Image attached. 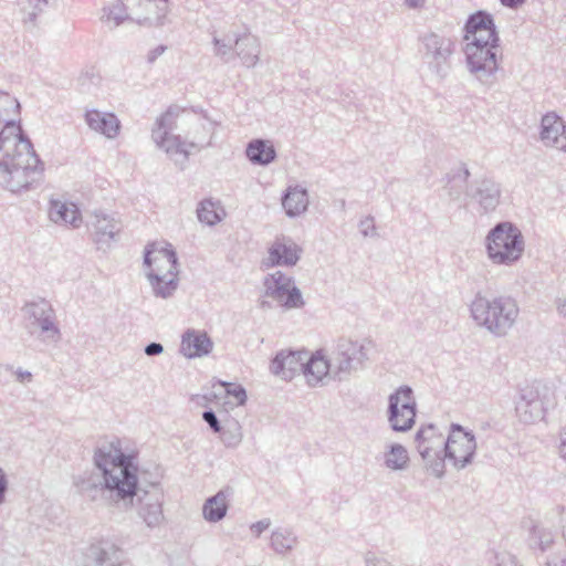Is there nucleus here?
I'll return each instance as SVG.
<instances>
[{"label":"nucleus","mask_w":566,"mask_h":566,"mask_svg":"<svg viewBox=\"0 0 566 566\" xmlns=\"http://www.w3.org/2000/svg\"><path fill=\"white\" fill-rule=\"evenodd\" d=\"M8 490V480L3 470L0 468V504L3 503Z\"/></svg>","instance_id":"3c124183"},{"label":"nucleus","mask_w":566,"mask_h":566,"mask_svg":"<svg viewBox=\"0 0 566 566\" xmlns=\"http://www.w3.org/2000/svg\"><path fill=\"white\" fill-rule=\"evenodd\" d=\"M544 566H566V554L563 556H552Z\"/></svg>","instance_id":"864d4df0"},{"label":"nucleus","mask_w":566,"mask_h":566,"mask_svg":"<svg viewBox=\"0 0 566 566\" xmlns=\"http://www.w3.org/2000/svg\"><path fill=\"white\" fill-rule=\"evenodd\" d=\"M463 39L465 44H476V42L480 45L500 44V36L495 25L486 30L479 31L476 34L464 35Z\"/></svg>","instance_id":"ea45409f"},{"label":"nucleus","mask_w":566,"mask_h":566,"mask_svg":"<svg viewBox=\"0 0 566 566\" xmlns=\"http://www.w3.org/2000/svg\"><path fill=\"white\" fill-rule=\"evenodd\" d=\"M531 545L534 547H538L542 552L548 549L554 543V534L551 530L534 526L531 532Z\"/></svg>","instance_id":"58836bf2"},{"label":"nucleus","mask_w":566,"mask_h":566,"mask_svg":"<svg viewBox=\"0 0 566 566\" xmlns=\"http://www.w3.org/2000/svg\"><path fill=\"white\" fill-rule=\"evenodd\" d=\"M426 0H405V4L410 9H420Z\"/></svg>","instance_id":"13d9d810"},{"label":"nucleus","mask_w":566,"mask_h":566,"mask_svg":"<svg viewBox=\"0 0 566 566\" xmlns=\"http://www.w3.org/2000/svg\"><path fill=\"white\" fill-rule=\"evenodd\" d=\"M148 21H149V19H148V18H145L143 22H142V21H138V23H139V24H145V23H146V22H148Z\"/></svg>","instance_id":"69168bd1"},{"label":"nucleus","mask_w":566,"mask_h":566,"mask_svg":"<svg viewBox=\"0 0 566 566\" xmlns=\"http://www.w3.org/2000/svg\"><path fill=\"white\" fill-rule=\"evenodd\" d=\"M212 43L214 45V55L220 57L223 62H229L233 57V45L224 40L213 36Z\"/></svg>","instance_id":"37998d69"},{"label":"nucleus","mask_w":566,"mask_h":566,"mask_svg":"<svg viewBox=\"0 0 566 566\" xmlns=\"http://www.w3.org/2000/svg\"><path fill=\"white\" fill-rule=\"evenodd\" d=\"M38 1H39V2H41V0H38ZM42 2H43V3H46V2H48V0H42Z\"/></svg>","instance_id":"338daca9"},{"label":"nucleus","mask_w":566,"mask_h":566,"mask_svg":"<svg viewBox=\"0 0 566 566\" xmlns=\"http://www.w3.org/2000/svg\"><path fill=\"white\" fill-rule=\"evenodd\" d=\"M102 20L106 22H112V28H117L122 25L126 20H129L126 8L122 1H116L108 8L103 9Z\"/></svg>","instance_id":"4c0bfd02"},{"label":"nucleus","mask_w":566,"mask_h":566,"mask_svg":"<svg viewBox=\"0 0 566 566\" xmlns=\"http://www.w3.org/2000/svg\"><path fill=\"white\" fill-rule=\"evenodd\" d=\"M260 306H261V308H270L271 303L268 301H261Z\"/></svg>","instance_id":"680f3d73"},{"label":"nucleus","mask_w":566,"mask_h":566,"mask_svg":"<svg viewBox=\"0 0 566 566\" xmlns=\"http://www.w3.org/2000/svg\"><path fill=\"white\" fill-rule=\"evenodd\" d=\"M426 463V469L431 472L436 478L441 479L446 473V460L443 451L432 452L427 459H422Z\"/></svg>","instance_id":"a19ab883"},{"label":"nucleus","mask_w":566,"mask_h":566,"mask_svg":"<svg viewBox=\"0 0 566 566\" xmlns=\"http://www.w3.org/2000/svg\"><path fill=\"white\" fill-rule=\"evenodd\" d=\"M463 53L467 69L474 80L485 87H492L500 70V44H465Z\"/></svg>","instance_id":"0eeeda50"},{"label":"nucleus","mask_w":566,"mask_h":566,"mask_svg":"<svg viewBox=\"0 0 566 566\" xmlns=\"http://www.w3.org/2000/svg\"><path fill=\"white\" fill-rule=\"evenodd\" d=\"M297 543V536L292 528L279 527L271 534V547L280 554L285 555L291 552Z\"/></svg>","instance_id":"2f4dec72"},{"label":"nucleus","mask_w":566,"mask_h":566,"mask_svg":"<svg viewBox=\"0 0 566 566\" xmlns=\"http://www.w3.org/2000/svg\"><path fill=\"white\" fill-rule=\"evenodd\" d=\"M144 352L147 356H157L164 352V346L160 343L153 342L146 345Z\"/></svg>","instance_id":"09e8293b"},{"label":"nucleus","mask_w":566,"mask_h":566,"mask_svg":"<svg viewBox=\"0 0 566 566\" xmlns=\"http://www.w3.org/2000/svg\"><path fill=\"white\" fill-rule=\"evenodd\" d=\"M35 18H36V12H30L28 14V18L25 19V21L34 22Z\"/></svg>","instance_id":"052dcab7"},{"label":"nucleus","mask_w":566,"mask_h":566,"mask_svg":"<svg viewBox=\"0 0 566 566\" xmlns=\"http://www.w3.org/2000/svg\"><path fill=\"white\" fill-rule=\"evenodd\" d=\"M167 50V46L166 45H158L156 46L155 49L150 50L148 55H147V61L149 63H154L160 55H163Z\"/></svg>","instance_id":"8fccbe9b"},{"label":"nucleus","mask_w":566,"mask_h":566,"mask_svg":"<svg viewBox=\"0 0 566 566\" xmlns=\"http://www.w3.org/2000/svg\"><path fill=\"white\" fill-rule=\"evenodd\" d=\"M387 421L395 432H408L417 417V401L413 389L408 385L398 387L388 396Z\"/></svg>","instance_id":"9d476101"},{"label":"nucleus","mask_w":566,"mask_h":566,"mask_svg":"<svg viewBox=\"0 0 566 566\" xmlns=\"http://www.w3.org/2000/svg\"><path fill=\"white\" fill-rule=\"evenodd\" d=\"M557 149L566 153V124L563 123V128L560 133V137H558V143L555 146Z\"/></svg>","instance_id":"5fc2aeb1"},{"label":"nucleus","mask_w":566,"mask_h":566,"mask_svg":"<svg viewBox=\"0 0 566 566\" xmlns=\"http://www.w3.org/2000/svg\"><path fill=\"white\" fill-rule=\"evenodd\" d=\"M164 492L158 484L140 488L132 507L137 516L150 528L157 527L164 521Z\"/></svg>","instance_id":"ddd939ff"},{"label":"nucleus","mask_w":566,"mask_h":566,"mask_svg":"<svg viewBox=\"0 0 566 566\" xmlns=\"http://www.w3.org/2000/svg\"><path fill=\"white\" fill-rule=\"evenodd\" d=\"M182 109L179 106H169L155 123L151 130V138L155 144L164 149L171 158L182 157V163L188 160L190 149L201 150L211 145L212 136L208 139L193 136L187 142L180 135L170 134L176 128V119Z\"/></svg>","instance_id":"20e7f679"},{"label":"nucleus","mask_w":566,"mask_h":566,"mask_svg":"<svg viewBox=\"0 0 566 566\" xmlns=\"http://www.w3.org/2000/svg\"><path fill=\"white\" fill-rule=\"evenodd\" d=\"M384 465L391 471H403L409 465L407 449L400 443H391L382 454Z\"/></svg>","instance_id":"7c9ffc66"},{"label":"nucleus","mask_w":566,"mask_h":566,"mask_svg":"<svg viewBox=\"0 0 566 566\" xmlns=\"http://www.w3.org/2000/svg\"><path fill=\"white\" fill-rule=\"evenodd\" d=\"M455 44L451 38L429 31L419 36L418 52L431 74L439 80L447 77L451 70V56Z\"/></svg>","instance_id":"423d86ee"},{"label":"nucleus","mask_w":566,"mask_h":566,"mask_svg":"<svg viewBox=\"0 0 566 566\" xmlns=\"http://www.w3.org/2000/svg\"><path fill=\"white\" fill-rule=\"evenodd\" d=\"M213 125H216V123L210 122V123H209V127H207L206 125H202V129H203L205 132H210V130L212 129V126H213Z\"/></svg>","instance_id":"e2e57ef3"},{"label":"nucleus","mask_w":566,"mask_h":566,"mask_svg":"<svg viewBox=\"0 0 566 566\" xmlns=\"http://www.w3.org/2000/svg\"><path fill=\"white\" fill-rule=\"evenodd\" d=\"M144 266L146 276L157 274L158 276L178 275V258L172 245L166 243L158 247L157 243H149L144 251Z\"/></svg>","instance_id":"4468645a"},{"label":"nucleus","mask_w":566,"mask_h":566,"mask_svg":"<svg viewBox=\"0 0 566 566\" xmlns=\"http://www.w3.org/2000/svg\"><path fill=\"white\" fill-rule=\"evenodd\" d=\"M370 347V340L339 339L331 356L333 379L344 380L350 373L363 368Z\"/></svg>","instance_id":"1a4fd4ad"},{"label":"nucleus","mask_w":566,"mask_h":566,"mask_svg":"<svg viewBox=\"0 0 566 566\" xmlns=\"http://www.w3.org/2000/svg\"><path fill=\"white\" fill-rule=\"evenodd\" d=\"M17 376V380L21 384L30 382L32 380V374L28 370H22L21 368L14 371Z\"/></svg>","instance_id":"603ef678"},{"label":"nucleus","mask_w":566,"mask_h":566,"mask_svg":"<svg viewBox=\"0 0 566 566\" xmlns=\"http://www.w3.org/2000/svg\"><path fill=\"white\" fill-rule=\"evenodd\" d=\"M85 122L91 129L107 138H115L120 129V123L114 113L91 109L85 113Z\"/></svg>","instance_id":"b1692460"},{"label":"nucleus","mask_w":566,"mask_h":566,"mask_svg":"<svg viewBox=\"0 0 566 566\" xmlns=\"http://www.w3.org/2000/svg\"><path fill=\"white\" fill-rule=\"evenodd\" d=\"M234 46L238 57L247 67H253L260 60L261 44L251 33L235 34Z\"/></svg>","instance_id":"a878e982"},{"label":"nucleus","mask_w":566,"mask_h":566,"mask_svg":"<svg viewBox=\"0 0 566 566\" xmlns=\"http://www.w3.org/2000/svg\"><path fill=\"white\" fill-rule=\"evenodd\" d=\"M25 315L33 325H38L43 334L50 338H59L60 329L54 323V311L51 304L45 300L27 303L24 306Z\"/></svg>","instance_id":"6ab92c4d"},{"label":"nucleus","mask_w":566,"mask_h":566,"mask_svg":"<svg viewBox=\"0 0 566 566\" xmlns=\"http://www.w3.org/2000/svg\"><path fill=\"white\" fill-rule=\"evenodd\" d=\"M49 217L54 223L69 224L72 228H78L82 222L81 211L73 202L61 200H51Z\"/></svg>","instance_id":"cd10ccee"},{"label":"nucleus","mask_w":566,"mask_h":566,"mask_svg":"<svg viewBox=\"0 0 566 566\" xmlns=\"http://www.w3.org/2000/svg\"><path fill=\"white\" fill-rule=\"evenodd\" d=\"M555 403L554 394L547 386L527 385L518 390L515 412L521 422L531 424L543 420L548 409Z\"/></svg>","instance_id":"6e6552de"},{"label":"nucleus","mask_w":566,"mask_h":566,"mask_svg":"<svg viewBox=\"0 0 566 566\" xmlns=\"http://www.w3.org/2000/svg\"><path fill=\"white\" fill-rule=\"evenodd\" d=\"M501 3L504 7L507 8H517L520 4H522L525 0H500Z\"/></svg>","instance_id":"bf43d9fd"},{"label":"nucleus","mask_w":566,"mask_h":566,"mask_svg":"<svg viewBox=\"0 0 566 566\" xmlns=\"http://www.w3.org/2000/svg\"><path fill=\"white\" fill-rule=\"evenodd\" d=\"M496 566H520L517 559L509 553H500L495 555Z\"/></svg>","instance_id":"de8ad7c7"},{"label":"nucleus","mask_w":566,"mask_h":566,"mask_svg":"<svg viewBox=\"0 0 566 566\" xmlns=\"http://www.w3.org/2000/svg\"><path fill=\"white\" fill-rule=\"evenodd\" d=\"M247 158L258 166H269L276 157V150L270 140L255 138L248 143L245 148Z\"/></svg>","instance_id":"c85d7f7f"},{"label":"nucleus","mask_w":566,"mask_h":566,"mask_svg":"<svg viewBox=\"0 0 566 566\" xmlns=\"http://www.w3.org/2000/svg\"><path fill=\"white\" fill-rule=\"evenodd\" d=\"M281 200L282 207L290 218H295L304 213L310 203L307 189L298 185L289 186Z\"/></svg>","instance_id":"bb28decb"},{"label":"nucleus","mask_w":566,"mask_h":566,"mask_svg":"<svg viewBox=\"0 0 566 566\" xmlns=\"http://www.w3.org/2000/svg\"><path fill=\"white\" fill-rule=\"evenodd\" d=\"M10 113L18 115L20 113V103L9 93L0 91V129L3 127L6 122L15 120L13 118H8Z\"/></svg>","instance_id":"e433bc0d"},{"label":"nucleus","mask_w":566,"mask_h":566,"mask_svg":"<svg viewBox=\"0 0 566 566\" xmlns=\"http://www.w3.org/2000/svg\"><path fill=\"white\" fill-rule=\"evenodd\" d=\"M91 235L99 247L108 245L122 231V222L102 210L94 211L87 222Z\"/></svg>","instance_id":"2eb2a0df"},{"label":"nucleus","mask_w":566,"mask_h":566,"mask_svg":"<svg viewBox=\"0 0 566 566\" xmlns=\"http://www.w3.org/2000/svg\"><path fill=\"white\" fill-rule=\"evenodd\" d=\"M446 440L433 423L421 426L415 436L416 447L422 459H427L432 452L443 451Z\"/></svg>","instance_id":"412c9836"},{"label":"nucleus","mask_w":566,"mask_h":566,"mask_svg":"<svg viewBox=\"0 0 566 566\" xmlns=\"http://www.w3.org/2000/svg\"><path fill=\"white\" fill-rule=\"evenodd\" d=\"M265 263L270 266H294L301 259L302 248L290 237H277L268 250Z\"/></svg>","instance_id":"f3484780"},{"label":"nucleus","mask_w":566,"mask_h":566,"mask_svg":"<svg viewBox=\"0 0 566 566\" xmlns=\"http://www.w3.org/2000/svg\"><path fill=\"white\" fill-rule=\"evenodd\" d=\"M302 375H304L307 384L312 387L317 386L325 378L333 379L332 357L327 359L319 350L314 354L307 352Z\"/></svg>","instance_id":"4be33fe9"},{"label":"nucleus","mask_w":566,"mask_h":566,"mask_svg":"<svg viewBox=\"0 0 566 566\" xmlns=\"http://www.w3.org/2000/svg\"><path fill=\"white\" fill-rule=\"evenodd\" d=\"M135 458L123 451L117 438L97 446L93 454L94 468L72 476L76 493L90 502L132 509L140 489Z\"/></svg>","instance_id":"f257e3e1"},{"label":"nucleus","mask_w":566,"mask_h":566,"mask_svg":"<svg viewBox=\"0 0 566 566\" xmlns=\"http://www.w3.org/2000/svg\"><path fill=\"white\" fill-rule=\"evenodd\" d=\"M476 452L475 436L459 423L450 426L443 449L447 458L457 470H462L473 462Z\"/></svg>","instance_id":"9b49d317"},{"label":"nucleus","mask_w":566,"mask_h":566,"mask_svg":"<svg viewBox=\"0 0 566 566\" xmlns=\"http://www.w3.org/2000/svg\"><path fill=\"white\" fill-rule=\"evenodd\" d=\"M224 211L218 202L206 199L197 208V216L200 222L207 226H214L222 220Z\"/></svg>","instance_id":"72a5a7b5"},{"label":"nucleus","mask_w":566,"mask_h":566,"mask_svg":"<svg viewBox=\"0 0 566 566\" xmlns=\"http://www.w3.org/2000/svg\"><path fill=\"white\" fill-rule=\"evenodd\" d=\"M271 526L270 518H263L250 525V531L255 538L260 537L261 534Z\"/></svg>","instance_id":"49530a36"},{"label":"nucleus","mask_w":566,"mask_h":566,"mask_svg":"<svg viewBox=\"0 0 566 566\" xmlns=\"http://www.w3.org/2000/svg\"><path fill=\"white\" fill-rule=\"evenodd\" d=\"M220 439L227 448H237L243 439L242 427L237 420L226 421L221 431Z\"/></svg>","instance_id":"c9c22d12"},{"label":"nucleus","mask_w":566,"mask_h":566,"mask_svg":"<svg viewBox=\"0 0 566 566\" xmlns=\"http://www.w3.org/2000/svg\"><path fill=\"white\" fill-rule=\"evenodd\" d=\"M468 196L479 205L484 213H488L494 211L499 206L501 187L493 179L484 178L469 188Z\"/></svg>","instance_id":"aec40b11"},{"label":"nucleus","mask_w":566,"mask_h":566,"mask_svg":"<svg viewBox=\"0 0 566 566\" xmlns=\"http://www.w3.org/2000/svg\"><path fill=\"white\" fill-rule=\"evenodd\" d=\"M469 175H470V172H469V170L465 168V169H464V178L467 179V178L469 177Z\"/></svg>","instance_id":"0e129e2a"},{"label":"nucleus","mask_w":566,"mask_h":566,"mask_svg":"<svg viewBox=\"0 0 566 566\" xmlns=\"http://www.w3.org/2000/svg\"><path fill=\"white\" fill-rule=\"evenodd\" d=\"M559 454L566 461V428L560 433Z\"/></svg>","instance_id":"6e6d98bb"},{"label":"nucleus","mask_w":566,"mask_h":566,"mask_svg":"<svg viewBox=\"0 0 566 566\" xmlns=\"http://www.w3.org/2000/svg\"><path fill=\"white\" fill-rule=\"evenodd\" d=\"M556 308L559 315L566 317V298H557Z\"/></svg>","instance_id":"4d7b16f0"},{"label":"nucleus","mask_w":566,"mask_h":566,"mask_svg":"<svg viewBox=\"0 0 566 566\" xmlns=\"http://www.w3.org/2000/svg\"><path fill=\"white\" fill-rule=\"evenodd\" d=\"M202 419L203 421L209 426V428L214 433H219L222 429V424L220 420L218 419L216 412L212 409H207L202 412Z\"/></svg>","instance_id":"a18cd8bd"},{"label":"nucleus","mask_w":566,"mask_h":566,"mask_svg":"<svg viewBox=\"0 0 566 566\" xmlns=\"http://www.w3.org/2000/svg\"><path fill=\"white\" fill-rule=\"evenodd\" d=\"M263 287L265 296L271 297L286 310L302 308L305 304L294 279L282 271L268 274L263 280Z\"/></svg>","instance_id":"f8f14e48"},{"label":"nucleus","mask_w":566,"mask_h":566,"mask_svg":"<svg viewBox=\"0 0 566 566\" xmlns=\"http://www.w3.org/2000/svg\"><path fill=\"white\" fill-rule=\"evenodd\" d=\"M232 495L230 488L221 489L214 495L206 499L202 505V516L209 523L222 521L229 510V497Z\"/></svg>","instance_id":"393cba45"},{"label":"nucleus","mask_w":566,"mask_h":566,"mask_svg":"<svg viewBox=\"0 0 566 566\" xmlns=\"http://www.w3.org/2000/svg\"><path fill=\"white\" fill-rule=\"evenodd\" d=\"M470 313L476 325L502 337L514 326L520 308L511 296L500 295L489 300L479 292L470 304Z\"/></svg>","instance_id":"7ed1b4c3"},{"label":"nucleus","mask_w":566,"mask_h":566,"mask_svg":"<svg viewBox=\"0 0 566 566\" xmlns=\"http://www.w3.org/2000/svg\"><path fill=\"white\" fill-rule=\"evenodd\" d=\"M213 343L206 332L187 329L180 344V353L187 358L203 357L211 353Z\"/></svg>","instance_id":"5701e85b"},{"label":"nucleus","mask_w":566,"mask_h":566,"mask_svg":"<svg viewBox=\"0 0 566 566\" xmlns=\"http://www.w3.org/2000/svg\"><path fill=\"white\" fill-rule=\"evenodd\" d=\"M524 238L521 230L512 222L496 223L485 238L488 258L493 264L511 266L524 252Z\"/></svg>","instance_id":"39448f33"},{"label":"nucleus","mask_w":566,"mask_h":566,"mask_svg":"<svg viewBox=\"0 0 566 566\" xmlns=\"http://www.w3.org/2000/svg\"><path fill=\"white\" fill-rule=\"evenodd\" d=\"M124 553L109 541L92 543L84 553V566H123Z\"/></svg>","instance_id":"a211bd4d"},{"label":"nucleus","mask_w":566,"mask_h":566,"mask_svg":"<svg viewBox=\"0 0 566 566\" xmlns=\"http://www.w3.org/2000/svg\"><path fill=\"white\" fill-rule=\"evenodd\" d=\"M358 228H359L360 233L365 238H367V237L374 238V237L378 235L376 226H375V220H374V217H371V216H367L364 219H361L359 221Z\"/></svg>","instance_id":"c03bdc74"},{"label":"nucleus","mask_w":566,"mask_h":566,"mask_svg":"<svg viewBox=\"0 0 566 566\" xmlns=\"http://www.w3.org/2000/svg\"><path fill=\"white\" fill-rule=\"evenodd\" d=\"M218 385L224 389L227 397L235 400L237 406H243L247 402L248 396L242 385L223 380H219Z\"/></svg>","instance_id":"79ce46f5"},{"label":"nucleus","mask_w":566,"mask_h":566,"mask_svg":"<svg viewBox=\"0 0 566 566\" xmlns=\"http://www.w3.org/2000/svg\"><path fill=\"white\" fill-rule=\"evenodd\" d=\"M564 120L556 113H547L541 122V139L547 146H556Z\"/></svg>","instance_id":"c756f323"},{"label":"nucleus","mask_w":566,"mask_h":566,"mask_svg":"<svg viewBox=\"0 0 566 566\" xmlns=\"http://www.w3.org/2000/svg\"><path fill=\"white\" fill-rule=\"evenodd\" d=\"M494 25L493 17L490 13L485 11H478L469 15L464 24V35L476 34V32L486 30Z\"/></svg>","instance_id":"f704fd0d"},{"label":"nucleus","mask_w":566,"mask_h":566,"mask_svg":"<svg viewBox=\"0 0 566 566\" xmlns=\"http://www.w3.org/2000/svg\"><path fill=\"white\" fill-rule=\"evenodd\" d=\"M147 279L156 297L168 298L178 287L177 275L158 276L157 274H149Z\"/></svg>","instance_id":"473e14b6"},{"label":"nucleus","mask_w":566,"mask_h":566,"mask_svg":"<svg viewBox=\"0 0 566 566\" xmlns=\"http://www.w3.org/2000/svg\"><path fill=\"white\" fill-rule=\"evenodd\" d=\"M307 350L282 349L271 360L270 370L273 375L291 380L304 370Z\"/></svg>","instance_id":"dca6fc26"},{"label":"nucleus","mask_w":566,"mask_h":566,"mask_svg":"<svg viewBox=\"0 0 566 566\" xmlns=\"http://www.w3.org/2000/svg\"><path fill=\"white\" fill-rule=\"evenodd\" d=\"M43 172V164L24 134L20 119L6 122L0 129V187L28 190Z\"/></svg>","instance_id":"f03ea898"}]
</instances>
